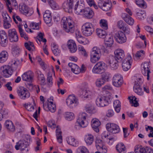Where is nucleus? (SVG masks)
I'll use <instances>...</instances> for the list:
<instances>
[{"mask_svg": "<svg viewBox=\"0 0 153 153\" xmlns=\"http://www.w3.org/2000/svg\"><path fill=\"white\" fill-rule=\"evenodd\" d=\"M61 24L63 30L66 32L73 33L75 31L74 22L70 18L63 17L61 21Z\"/></svg>", "mask_w": 153, "mask_h": 153, "instance_id": "1", "label": "nucleus"}, {"mask_svg": "<svg viewBox=\"0 0 153 153\" xmlns=\"http://www.w3.org/2000/svg\"><path fill=\"white\" fill-rule=\"evenodd\" d=\"M16 62L15 61L13 63L11 64L12 67L8 65H3L0 68L1 71L2 72V74L5 77H9L13 73V69H16L17 65H16Z\"/></svg>", "mask_w": 153, "mask_h": 153, "instance_id": "2", "label": "nucleus"}, {"mask_svg": "<svg viewBox=\"0 0 153 153\" xmlns=\"http://www.w3.org/2000/svg\"><path fill=\"white\" fill-rule=\"evenodd\" d=\"M86 114L85 113H80L77 122L75 123L74 128L77 130H79L81 128H85L87 126L88 123L86 121Z\"/></svg>", "mask_w": 153, "mask_h": 153, "instance_id": "3", "label": "nucleus"}, {"mask_svg": "<svg viewBox=\"0 0 153 153\" xmlns=\"http://www.w3.org/2000/svg\"><path fill=\"white\" fill-rule=\"evenodd\" d=\"M100 50L97 47H93L90 53V61L93 63H94L100 59L101 56Z\"/></svg>", "mask_w": 153, "mask_h": 153, "instance_id": "4", "label": "nucleus"}, {"mask_svg": "<svg viewBox=\"0 0 153 153\" xmlns=\"http://www.w3.org/2000/svg\"><path fill=\"white\" fill-rule=\"evenodd\" d=\"M81 30L83 34L85 36H88L92 34L94 31V29L91 23L86 22L82 25Z\"/></svg>", "mask_w": 153, "mask_h": 153, "instance_id": "5", "label": "nucleus"}, {"mask_svg": "<svg viewBox=\"0 0 153 153\" xmlns=\"http://www.w3.org/2000/svg\"><path fill=\"white\" fill-rule=\"evenodd\" d=\"M110 98V96H107L98 98L96 102V104L99 107H103L106 106L109 104Z\"/></svg>", "mask_w": 153, "mask_h": 153, "instance_id": "6", "label": "nucleus"}, {"mask_svg": "<svg viewBox=\"0 0 153 153\" xmlns=\"http://www.w3.org/2000/svg\"><path fill=\"white\" fill-rule=\"evenodd\" d=\"M19 9L21 13L27 16H31L34 12L32 8H29L25 4H20L19 6Z\"/></svg>", "mask_w": 153, "mask_h": 153, "instance_id": "7", "label": "nucleus"}, {"mask_svg": "<svg viewBox=\"0 0 153 153\" xmlns=\"http://www.w3.org/2000/svg\"><path fill=\"white\" fill-rule=\"evenodd\" d=\"M107 62L109 64L112 69L115 70L118 67V63L120 62L114 56L110 55L107 58Z\"/></svg>", "mask_w": 153, "mask_h": 153, "instance_id": "8", "label": "nucleus"}, {"mask_svg": "<svg viewBox=\"0 0 153 153\" xmlns=\"http://www.w3.org/2000/svg\"><path fill=\"white\" fill-rule=\"evenodd\" d=\"M105 64L103 62H99L97 63L93 68L92 72L94 74H101L105 71Z\"/></svg>", "mask_w": 153, "mask_h": 153, "instance_id": "9", "label": "nucleus"}, {"mask_svg": "<svg viewBox=\"0 0 153 153\" xmlns=\"http://www.w3.org/2000/svg\"><path fill=\"white\" fill-rule=\"evenodd\" d=\"M150 62H146L141 65V72L145 76H147V79H149V74L151 73L150 66Z\"/></svg>", "mask_w": 153, "mask_h": 153, "instance_id": "10", "label": "nucleus"}, {"mask_svg": "<svg viewBox=\"0 0 153 153\" xmlns=\"http://www.w3.org/2000/svg\"><path fill=\"white\" fill-rule=\"evenodd\" d=\"M66 102L68 106L70 108H73L77 105L78 100L73 94L70 95L66 99Z\"/></svg>", "mask_w": 153, "mask_h": 153, "instance_id": "11", "label": "nucleus"}, {"mask_svg": "<svg viewBox=\"0 0 153 153\" xmlns=\"http://www.w3.org/2000/svg\"><path fill=\"white\" fill-rule=\"evenodd\" d=\"M17 93L20 98L23 100H25L30 97L29 91L25 88L22 87L17 91Z\"/></svg>", "mask_w": 153, "mask_h": 153, "instance_id": "12", "label": "nucleus"}, {"mask_svg": "<svg viewBox=\"0 0 153 153\" xmlns=\"http://www.w3.org/2000/svg\"><path fill=\"white\" fill-rule=\"evenodd\" d=\"M2 16L3 19V27L6 29H8L11 26L12 19L6 12H3Z\"/></svg>", "mask_w": 153, "mask_h": 153, "instance_id": "13", "label": "nucleus"}, {"mask_svg": "<svg viewBox=\"0 0 153 153\" xmlns=\"http://www.w3.org/2000/svg\"><path fill=\"white\" fill-rule=\"evenodd\" d=\"M106 127L108 131L113 134L118 133L120 131L119 126L114 123H108L106 125Z\"/></svg>", "mask_w": 153, "mask_h": 153, "instance_id": "14", "label": "nucleus"}, {"mask_svg": "<svg viewBox=\"0 0 153 153\" xmlns=\"http://www.w3.org/2000/svg\"><path fill=\"white\" fill-rule=\"evenodd\" d=\"M114 38L116 42L120 44L125 43L126 40L125 34L122 31H119L115 33Z\"/></svg>", "mask_w": 153, "mask_h": 153, "instance_id": "15", "label": "nucleus"}, {"mask_svg": "<svg viewBox=\"0 0 153 153\" xmlns=\"http://www.w3.org/2000/svg\"><path fill=\"white\" fill-rule=\"evenodd\" d=\"M8 39L11 42H16L18 40L17 32L14 29H10L8 31Z\"/></svg>", "mask_w": 153, "mask_h": 153, "instance_id": "16", "label": "nucleus"}, {"mask_svg": "<svg viewBox=\"0 0 153 153\" xmlns=\"http://www.w3.org/2000/svg\"><path fill=\"white\" fill-rule=\"evenodd\" d=\"M33 73L30 71H28L25 72L22 75V80L29 82L30 83L29 84L30 86L32 85V84L30 83L33 81Z\"/></svg>", "mask_w": 153, "mask_h": 153, "instance_id": "17", "label": "nucleus"}, {"mask_svg": "<svg viewBox=\"0 0 153 153\" xmlns=\"http://www.w3.org/2000/svg\"><path fill=\"white\" fill-rule=\"evenodd\" d=\"M0 37L1 46L4 47L7 46L8 42V37L6 33L4 30L0 31Z\"/></svg>", "mask_w": 153, "mask_h": 153, "instance_id": "18", "label": "nucleus"}, {"mask_svg": "<svg viewBox=\"0 0 153 153\" xmlns=\"http://www.w3.org/2000/svg\"><path fill=\"white\" fill-rule=\"evenodd\" d=\"M29 144L27 141L24 140H21L16 143V145L15 146V148L17 150L19 149L22 151H24L25 148H27Z\"/></svg>", "mask_w": 153, "mask_h": 153, "instance_id": "19", "label": "nucleus"}, {"mask_svg": "<svg viewBox=\"0 0 153 153\" xmlns=\"http://www.w3.org/2000/svg\"><path fill=\"white\" fill-rule=\"evenodd\" d=\"M123 82L122 77L120 75L116 74L113 78V85L115 87H119L121 86Z\"/></svg>", "mask_w": 153, "mask_h": 153, "instance_id": "20", "label": "nucleus"}, {"mask_svg": "<svg viewBox=\"0 0 153 153\" xmlns=\"http://www.w3.org/2000/svg\"><path fill=\"white\" fill-rule=\"evenodd\" d=\"M115 56H114L118 60V61H121L124 58L125 54L124 51L122 49H117L114 52Z\"/></svg>", "mask_w": 153, "mask_h": 153, "instance_id": "21", "label": "nucleus"}, {"mask_svg": "<svg viewBox=\"0 0 153 153\" xmlns=\"http://www.w3.org/2000/svg\"><path fill=\"white\" fill-rule=\"evenodd\" d=\"M82 13L84 17L87 19L92 18L94 15V13L92 9L89 7L85 8Z\"/></svg>", "mask_w": 153, "mask_h": 153, "instance_id": "22", "label": "nucleus"}, {"mask_svg": "<svg viewBox=\"0 0 153 153\" xmlns=\"http://www.w3.org/2000/svg\"><path fill=\"white\" fill-rule=\"evenodd\" d=\"M67 45L71 53H74L76 51L77 46L75 42L73 40H69L68 42Z\"/></svg>", "mask_w": 153, "mask_h": 153, "instance_id": "23", "label": "nucleus"}, {"mask_svg": "<svg viewBox=\"0 0 153 153\" xmlns=\"http://www.w3.org/2000/svg\"><path fill=\"white\" fill-rule=\"evenodd\" d=\"M100 125V123L99 120L96 119H93L91 121V126L94 131L98 132L99 131V126Z\"/></svg>", "mask_w": 153, "mask_h": 153, "instance_id": "24", "label": "nucleus"}, {"mask_svg": "<svg viewBox=\"0 0 153 153\" xmlns=\"http://www.w3.org/2000/svg\"><path fill=\"white\" fill-rule=\"evenodd\" d=\"M73 5L68 2L65 1L62 4V7L66 12L71 13L72 11Z\"/></svg>", "mask_w": 153, "mask_h": 153, "instance_id": "25", "label": "nucleus"}, {"mask_svg": "<svg viewBox=\"0 0 153 153\" xmlns=\"http://www.w3.org/2000/svg\"><path fill=\"white\" fill-rule=\"evenodd\" d=\"M122 17L123 19L128 25H132L134 22V20L127 14L123 13Z\"/></svg>", "mask_w": 153, "mask_h": 153, "instance_id": "26", "label": "nucleus"}, {"mask_svg": "<svg viewBox=\"0 0 153 153\" xmlns=\"http://www.w3.org/2000/svg\"><path fill=\"white\" fill-rule=\"evenodd\" d=\"M104 38L105 45L108 47H111L114 42L113 36L107 34Z\"/></svg>", "mask_w": 153, "mask_h": 153, "instance_id": "27", "label": "nucleus"}, {"mask_svg": "<svg viewBox=\"0 0 153 153\" xmlns=\"http://www.w3.org/2000/svg\"><path fill=\"white\" fill-rule=\"evenodd\" d=\"M68 65L71 68V71L74 74H78L80 73L79 68L76 64L73 63H69Z\"/></svg>", "mask_w": 153, "mask_h": 153, "instance_id": "28", "label": "nucleus"}, {"mask_svg": "<svg viewBox=\"0 0 153 153\" xmlns=\"http://www.w3.org/2000/svg\"><path fill=\"white\" fill-rule=\"evenodd\" d=\"M5 127L7 130L12 132H13L15 130V127L12 122L10 120H7L4 124Z\"/></svg>", "mask_w": 153, "mask_h": 153, "instance_id": "29", "label": "nucleus"}, {"mask_svg": "<svg viewBox=\"0 0 153 153\" xmlns=\"http://www.w3.org/2000/svg\"><path fill=\"white\" fill-rule=\"evenodd\" d=\"M145 52L143 50H140L137 51L136 53L134 56L135 59H142L145 57Z\"/></svg>", "mask_w": 153, "mask_h": 153, "instance_id": "30", "label": "nucleus"}, {"mask_svg": "<svg viewBox=\"0 0 153 153\" xmlns=\"http://www.w3.org/2000/svg\"><path fill=\"white\" fill-rule=\"evenodd\" d=\"M125 59L122 63V67L123 70L125 71L128 70L131 67V64L130 60Z\"/></svg>", "mask_w": 153, "mask_h": 153, "instance_id": "31", "label": "nucleus"}, {"mask_svg": "<svg viewBox=\"0 0 153 153\" xmlns=\"http://www.w3.org/2000/svg\"><path fill=\"white\" fill-rule=\"evenodd\" d=\"M56 132L57 136V139L58 142L60 143H61L62 142V132L59 126H56Z\"/></svg>", "mask_w": 153, "mask_h": 153, "instance_id": "32", "label": "nucleus"}, {"mask_svg": "<svg viewBox=\"0 0 153 153\" xmlns=\"http://www.w3.org/2000/svg\"><path fill=\"white\" fill-rule=\"evenodd\" d=\"M116 148L119 153H126V152L125 147L123 143H120L116 146Z\"/></svg>", "mask_w": 153, "mask_h": 153, "instance_id": "33", "label": "nucleus"}, {"mask_svg": "<svg viewBox=\"0 0 153 153\" xmlns=\"http://www.w3.org/2000/svg\"><path fill=\"white\" fill-rule=\"evenodd\" d=\"M85 140L88 145H90L94 141V136L91 134H88L85 136Z\"/></svg>", "mask_w": 153, "mask_h": 153, "instance_id": "34", "label": "nucleus"}, {"mask_svg": "<svg viewBox=\"0 0 153 153\" xmlns=\"http://www.w3.org/2000/svg\"><path fill=\"white\" fill-rule=\"evenodd\" d=\"M8 56V53L5 51H2L0 53V63H3L7 60Z\"/></svg>", "mask_w": 153, "mask_h": 153, "instance_id": "35", "label": "nucleus"}, {"mask_svg": "<svg viewBox=\"0 0 153 153\" xmlns=\"http://www.w3.org/2000/svg\"><path fill=\"white\" fill-rule=\"evenodd\" d=\"M66 140L69 144L74 146H77L78 144V142L76 141L74 138L71 137L67 138Z\"/></svg>", "mask_w": 153, "mask_h": 153, "instance_id": "36", "label": "nucleus"}, {"mask_svg": "<svg viewBox=\"0 0 153 153\" xmlns=\"http://www.w3.org/2000/svg\"><path fill=\"white\" fill-rule=\"evenodd\" d=\"M141 86L137 83L134 84L133 87L134 91L138 95H141L143 94V91L141 88Z\"/></svg>", "mask_w": 153, "mask_h": 153, "instance_id": "37", "label": "nucleus"}, {"mask_svg": "<svg viewBox=\"0 0 153 153\" xmlns=\"http://www.w3.org/2000/svg\"><path fill=\"white\" fill-rule=\"evenodd\" d=\"M96 146L97 150L101 151V149H103L104 143L102 140L97 139L96 141Z\"/></svg>", "mask_w": 153, "mask_h": 153, "instance_id": "38", "label": "nucleus"}, {"mask_svg": "<svg viewBox=\"0 0 153 153\" xmlns=\"http://www.w3.org/2000/svg\"><path fill=\"white\" fill-rule=\"evenodd\" d=\"M96 33L100 38H104L107 34L105 31L101 29L97 28L96 29Z\"/></svg>", "mask_w": 153, "mask_h": 153, "instance_id": "39", "label": "nucleus"}, {"mask_svg": "<svg viewBox=\"0 0 153 153\" xmlns=\"http://www.w3.org/2000/svg\"><path fill=\"white\" fill-rule=\"evenodd\" d=\"M111 1H108L107 2H104L103 4L102 10L105 11H107L109 10L111 7Z\"/></svg>", "mask_w": 153, "mask_h": 153, "instance_id": "40", "label": "nucleus"}, {"mask_svg": "<svg viewBox=\"0 0 153 153\" xmlns=\"http://www.w3.org/2000/svg\"><path fill=\"white\" fill-rule=\"evenodd\" d=\"M84 6L75 5L74 9L75 13L77 14H80L83 12Z\"/></svg>", "mask_w": 153, "mask_h": 153, "instance_id": "41", "label": "nucleus"}, {"mask_svg": "<svg viewBox=\"0 0 153 153\" xmlns=\"http://www.w3.org/2000/svg\"><path fill=\"white\" fill-rule=\"evenodd\" d=\"M137 16L138 19L140 20H143L146 16L145 11L144 10H139L137 13Z\"/></svg>", "mask_w": 153, "mask_h": 153, "instance_id": "42", "label": "nucleus"}, {"mask_svg": "<svg viewBox=\"0 0 153 153\" xmlns=\"http://www.w3.org/2000/svg\"><path fill=\"white\" fill-rule=\"evenodd\" d=\"M128 98L130 103L132 104V106L137 107L139 105V103L136 100L137 98L135 96L129 97Z\"/></svg>", "mask_w": 153, "mask_h": 153, "instance_id": "43", "label": "nucleus"}, {"mask_svg": "<svg viewBox=\"0 0 153 153\" xmlns=\"http://www.w3.org/2000/svg\"><path fill=\"white\" fill-rule=\"evenodd\" d=\"M51 49L53 53L56 56H57L59 54L60 51L59 50L58 46L53 43Z\"/></svg>", "mask_w": 153, "mask_h": 153, "instance_id": "44", "label": "nucleus"}, {"mask_svg": "<svg viewBox=\"0 0 153 153\" xmlns=\"http://www.w3.org/2000/svg\"><path fill=\"white\" fill-rule=\"evenodd\" d=\"M134 151L135 153H146V147H140L139 145L135 147Z\"/></svg>", "mask_w": 153, "mask_h": 153, "instance_id": "45", "label": "nucleus"}, {"mask_svg": "<svg viewBox=\"0 0 153 153\" xmlns=\"http://www.w3.org/2000/svg\"><path fill=\"white\" fill-rule=\"evenodd\" d=\"M114 106L115 111L117 113H119L120 111L121 108L120 102L118 100L115 101L114 102Z\"/></svg>", "mask_w": 153, "mask_h": 153, "instance_id": "46", "label": "nucleus"}, {"mask_svg": "<svg viewBox=\"0 0 153 153\" xmlns=\"http://www.w3.org/2000/svg\"><path fill=\"white\" fill-rule=\"evenodd\" d=\"M135 2L138 6L143 8H146L147 7L143 0H135Z\"/></svg>", "mask_w": 153, "mask_h": 153, "instance_id": "47", "label": "nucleus"}, {"mask_svg": "<svg viewBox=\"0 0 153 153\" xmlns=\"http://www.w3.org/2000/svg\"><path fill=\"white\" fill-rule=\"evenodd\" d=\"M65 118L67 120L71 121L74 118V115L73 113L71 112H67L65 113Z\"/></svg>", "mask_w": 153, "mask_h": 153, "instance_id": "48", "label": "nucleus"}, {"mask_svg": "<svg viewBox=\"0 0 153 153\" xmlns=\"http://www.w3.org/2000/svg\"><path fill=\"white\" fill-rule=\"evenodd\" d=\"M48 2L52 9H57L59 8L58 5L53 0H48Z\"/></svg>", "mask_w": 153, "mask_h": 153, "instance_id": "49", "label": "nucleus"}, {"mask_svg": "<svg viewBox=\"0 0 153 153\" xmlns=\"http://www.w3.org/2000/svg\"><path fill=\"white\" fill-rule=\"evenodd\" d=\"M52 74L51 72H49L48 74L47 78V82L49 86H51L53 84V78L52 76Z\"/></svg>", "mask_w": 153, "mask_h": 153, "instance_id": "50", "label": "nucleus"}, {"mask_svg": "<svg viewBox=\"0 0 153 153\" xmlns=\"http://www.w3.org/2000/svg\"><path fill=\"white\" fill-rule=\"evenodd\" d=\"M44 35V34L41 32H40L39 33L38 36H37V39L39 41V42H42L45 43L47 40L45 38H44L43 37Z\"/></svg>", "mask_w": 153, "mask_h": 153, "instance_id": "51", "label": "nucleus"}, {"mask_svg": "<svg viewBox=\"0 0 153 153\" xmlns=\"http://www.w3.org/2000/svg\"><path fill=\"white\" fill-rule=\"evenodd\" d=\"M76 153H89L87 149L84 146L79 147L77 150Z\"/></svg>", "mask_w": 153, "mask_h": 153, "instance_id": "52", "label": "nucleus"}, {"mask_svg": "<svg viewBox=\"0 0 153 153\" xmlns=\"http://www.w3.org/2000/svg\"><path fill=\"white\" fill-rule=\"evenodd\" d=\"M78 50L82 55L84 56L87 57L88 56V55L85 50L83 46L81 45H79L78 46Z\"/></svg>", "mask_w": 153, "mask_h": 153, "instance_id": "53", "label": "nucleus"}, {"mask_svg": "<svg viewBox=\"0 0 153 153\" xmlns=\"http://www.w3.org/2000/svg\"><path fill=\"white\" fill-rule=\"evenodd\" d=\"M19 30L21 36L22 37L24 38L26 40H28V38L27 36L26 35V33L23 31V30L20 26L19 27Z\"/></svg>", "mask_w": 153, "mask_h": 153, "instance_id": "54", "label": "nucleus"}, {"mask_svg": "<svg viewBox=\"0 0 153 153\" xmlns=\"http://www.w3.org/2000/svg\"><path fill=\"white\" fill-rule=\"evenodd\" d=\"M47 107L48 110L52 112H54L56 110V106L53 103H47Z\"/></svg>", "mask_w": 153, "mask_h": 153, "instance_id": "55", "label": "nucleus"}, {"mask_svg": "<svg viewBox=\"0 0 153 153\" xmlns=\"http://www.w3.org/2000/svg\"><path fill=\"white\" fill-rule=\"evenodd\" d=\"M24 106L28 111H32L34 109V107L35 106V104L33 100V105H32L31 104H27V105L25 104Z\"/></svg>", "mask_w": 153, "mask_h": 153, "instance_id": "56", "label": "nucleus"}, {"mask_svg": "<svg viewBox=\"0 0 153 153\" xmlns=\"http://www.w3.org/2000/svg\"><path fill=\"white\" fill-rule=\"evenodd\" d=\"M100 25L101 27L105 30H107L108 28L107 21L105 20H101L100 21Z\"/></svg>", "mask_w": 153, "mask_h": 153, "instance_id": "57", "label": "nucleus"}, {"mask_svg": "<svg viewBox=\"0 0 153 153\" xmlns=\"http://www.w3.org/2000/svg\"><path fill=\"white\" fill-rule=\"evenodd\" d=\"M102 138L104 139L106 138L107 140L108 139L109 140L114 141L115 140V139L114 138L113 135L109 134H104L102 136Z\"/></svg>", "mask_w": 153, "mask_h": 153, "instance_id": "58", "label": "nucleus"}, {"mask_svg": "<svg viewBox=\"0 0 153 153\" xmlns=\"http://www.w3.org/2000/svg\"><path fill=\"white\" fill-rule=\"evenodd\" d=\"M25 46L26 49L30 51L31 50V47H33L34 48V45L32 42H28L25 43Z\"/></svg>", "mask_w": 153, "mask_h": 153, "instance_id": "59", "label": "nucleus"}, {"mask_svg": "<svg viewBox=\"0 0 153 153\" xmlns=\"http://www.w3.org/2000/svg\"><path fill=\"white\" fill-rule=\"evenodd\" d=\"M12 53L15 55H18L20 51V48L16 45L14 46L12 48Z\"/></svg>", "mask_w": 153, "mask_h": 153, "instance_id": "60", "label": "nucleus"}, {"mask_svg": "<svg viewBox=\"0 0 153 153\" xmlns=\"http://www.w3.org/2000/svg\"><path fill=\"white\" fill-rule=\"evenodd\" d=\"M7 4L10 5L11 7L14 6L18 7L17 4L16 0H6Z\"/></svg>", "mask_w": 153, "mask_h": 153, "instance_id": "61", "label": "nucleus"}, {"mask_svg": "<svg viewBox=\"0 0 153 153\" xmlns=\"http://www.w3.org/2000/svg\"><path fill=\"white\" fill-rule=\"evenodd\" d=\"M92 94V92L89 90H85L82 91V95L85 98H88Z\"/></svg>", "mask_w": 153, "mask_h": 153, "instance_id": "62", "label": "nucleus"}, {"mask_svg": "<svg viewBox=\"0 0 153 153\" xmlns=\"http://www.w3.org/2000/svg\"><path fill=\"white\" fill-rule=\"evenodd\" d=\"M104 81L102 79H98L96 80L95 83L97 86L100 87L104 83Z\"/></svg>", "mask_w": 153, "mask_h": 153, "instance_id": "63", "label": "nucleus"}, {"mask_svg": "<svg viewBox=\"0 0 153 153\" xmlns=\"http://www.w3.org/2000/svg\"><path fill=\"white\" fill-rule=\"evenodd\" d=\"M110 74L109 72H105L102 75V79L104 81H108L110 77Z\"/></svg>", "mask_w": 153, "mask_h": 153, "instance_id": "64", "label": "nucleus"}]
</instances>
